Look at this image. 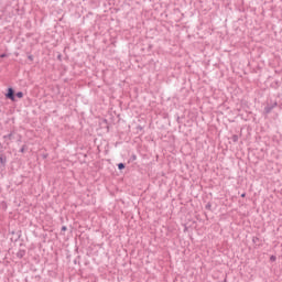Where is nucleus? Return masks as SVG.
I'll list each match as a JSON object with an SVG mask.
<instances>
[{"label":"nucleus","instance_id":"obj_5","mask_svg":"<svg viewBox=\"0 0 282 282\" xmlns=\"http://www.w3.org/2000/svg\"><path fill=\"white\" fill-rule=\"evenodd\" d=\"M231 140H232V142H239V135L234 134V135L231 137Z\"/></svg>","mask_w":282,"mask_h":282},{"label":"nucleus","instance_id":"obj_2","mask_svg":"<svg viewBox=\"0 0 282 282\" xmlns=\"http://www.w3.org/2000/svg\"><path fill=\"white\" fill-rule=\"evenodd\" d=\"M274 107H276V102L273 106H267L264 108L265 113H270L274 109Z\"/></svg>","mask_w":282,"mask_h":282},{"label":"nucleus","instance_id":"obj_1","mask_svg":"<svg viewBox=\"0 0 282 282\" xmlns=\"http://www.w3.org/2000/svg\"><path fill=\"white\" fill-rule=\"evenodd\" d=\"M6 98H8L9 100H12V102H14L15 97H14V89L13 88H8V93L6 94Z\"/></svg>","mask_w":282,"mask_h":282},{"label":"nucleus","instance_id":"obj_12","mask_svg":"<svg viewBox=\"0 0 282 282\" xmlns=\"http://www.w3.org/2000/svg\"><path fill=\"white\" fill-rule=\"evenodd\" d=\"M20 151H21V153H24L25 152V148H22Z\"/></svg>","mask_w":282,"mask_h":282},{"label":"nucleus","instance_id":"obj_3","mask_svg":"<svg viewBox=\"0 0 282 282\" xmlns=\"http://www.w3.org/2000/svg\"><path fill=\"white\" fill-rule=\"evenodd\" d=\"M7 162V158L3 154H0V164L4 165Z\"/></svg>","mask_w":282,"mask_h":282},{"label":"nucleus","instance_id":"obj_11","mask_svg":"<svg viewBox=\"0 0 282 282\" xmlns=\"http://www.w3.org/2000/svg\"><path fill=\"white\" fill-rule=\"evenodd\" d=\"M271 261H276V257H274V256H271Z\"/></svg>","mask_w":282,"mask_h":282},{"label":"nucleus","instance_id":"obj_7","mask_svg":"<svg viewBox=\"0 0 282 282\" xmlns=\"http://www.w3.org/2000/svg\"><path fill=\"white\" fill-rule=\"evenodd\" d=\"M17 98H23V93L22 91H19L15 94Z\"/></svg>","mask_w":282,"mask_h":282},{"label":"nucleus","instance_id":"obj_14","mask_svg":"<svg viewBox=\"0 0 282 282\" xmlns=\"http://www.w3.org/2000/svg\"><path fill=\"white\" fill-rule=\"evenodd\" d=\"M29 59H30V61H32V59H33V58H32V55H30V56H29Z\"/></svg>","mask_w":282,"mask_h":282},{"label":"nucleus","instance_id":"obj_15","mask_svg":"<svg viewBox=\"0 0 282 282\" xmlns=\"http://www.w3.org/2000/svg\"><path fill=\"white\" fill-rule=\"evenodd\" d=\"M241 197H246V193L241 194Z\"/></svg>","mask_w":282,"mask_h":282},{"label":"nucleus","instance_id":"obj_10","mask_svg":"<svg viewBox=\"0 0 282 282\" xmlns=\"http://www.w3.org/2000/svg\"><path fill=\"white\" fill-rule=\"evenodd\" d=\"M65 230H67V227H66V226H63V227H62V232H65Z\"/></svg>","mask_w":282,"mask_h":282},{"label":"nucleus","instance_id":"obj_16","mask_svg":"<svg viewBox=\"0 0 282 282\" xmlns=\"http://www.w3.org/2000/svg\"><path fill=\"white\" fill-rule=\"evenodd\" d=\"M138 129L142 130V127H139Z\"/></svg>","mask_w":282,"mask_h":282},{"label":"nucleus","instance_id":"obj_9","mask_svg":"<svg viewBox=\"0 0 282 282\" xmlns=\"http://www.w3.org/2000/svg\"><path fill=\"white\" fill-rule=\"evenodd\" d=\"M3 153V145L0 143V154Z\"/></svg>","mask_w":282,"mask_h":282},{"label":"nucleus","instance_id":"obj_6","mask_svg":"<svg viewBox=\"0 0 282 282\" xmlns=\"http://www.w3.org/2000/svg\"><path fill=\"white\" fill-rule=\"evenodd\" d=\"M118 169H119V171H122L124 169V163H119Z\"/></svg>","mask_w":282,"mask_h":282},{"label":"nucleus","instance_id":"obj_4","mask_svg":"<svg viewBox=\"0 0 282 282\" xmlns=\"http://www.w3.org/2000/svg\"><path fill=\"white\" fill-rule=\"evenodd\" d=\"M17 257H19V259H23V257H25V251H19Z\"/></svg>","mask_w":282,"mask_h":282},{"label":"nucleus","instance_id":"obj_13","mask_svg":"<svg viewBox=\"0 0 282 282\" xmlns=\"http://www.w3.org/2000/svg\"><path fill=\"white\" fill-rule=\"evenodd\" d=\"M0 56H1V58H6L7 55H6V54H2V55H0Z\"/></svg>","mask_w":282,"mask_h":282},{"label":"nucleus","instance_id":"obj_8","mask_svg":"<svg viewBox=\"0 0 282 282\" xmlns=\"http://www.w3.org/2000/svg\"><path fill=\"white\" fill-rule=\"evenodd\" d=\"M4 138H8L9 140H12V132L9 133L8 135H4Z\"/></svg>","mask_w":282,"mask_h":282}]
</instances>
